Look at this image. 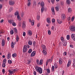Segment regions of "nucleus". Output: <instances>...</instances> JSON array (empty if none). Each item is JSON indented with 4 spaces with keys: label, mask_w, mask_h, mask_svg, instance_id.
<instances>
[{
    "label": "nucleus",
    "mask_w": 75,
    "mask_h": 75,
    "mask_svg": "<svg viewBox=\"0 0 75 75\" xmlns=\"http://www.w3.org/2000/svg\"><path fill=\"white\" fill-rule=\"evenodd\" d=\"M36 71L39 72L40 74H42V70L40 67L37 66L35 68Z\"/></svg>",
    "instance_id": "f257e3e1"
},
{
    "label": "nucleus",
    "mask_w": 75,
    "mask_h": 75,
    "mask_svg": "<svg viewBox=\"0 0 75 75\" xmlns=\"http://www.w3.org/2000/svg\"><path fill=\"white\" fill-rule=\"evenodd\" d=\"M69 30L72 32H75V25H71L69 27Z\"/></svg>",
    "instance_id": "f03ea898"
},
{
    "label": "nucleus",
    "mask_w": 75,
    "mask_h": 75,
    "mask_svg": "<svg viewBox=\"0 0 75 75\" xmlns=\"http://www.w3.org/2000/svg\"><path fill=\"white\" fill-rule=\"evenodd\" d=\"M8 71L9 73V75H12L15 72V70L14 69H12V70L9 69L8 70Z\"/></svg>",
    "instance_id": "7ed1b4c3"
},
{
    "label": "nucleus",
    "mask_w": 75,
    "mask_h": 75,
    "mask_svg": "<svg viewBox=\"0 0 75 75\" xmlns=\"http://www.w3.org/2000/svg\"><path fill=\"white\" fill-rule=\"evenodd\" d=\"M36 62L37 64L40 65H41L43 63V60H40V62L39 60H37Z\"/></svg>",
    "instance_id": "20e7f679"
},
{
    "label": "nucleus",
    "mask_w": 75,
    "mask_h": 75,
    "mask_svg": "<svg viewBox=\"0 0 75 75\" xmlns=\"http://www.w3.org/2000/svg\"><path fill=\"white\" fill-rule=\"evenodd\" d=\"M27 46L26 45H24L23 49V52H25L27 50Z\"/></svg>",
    "instance_id": "39448f33"
},
{
    "label": "nucleus",
    "mask_w": 75,
    "mask_h": 75,
    "mask_svg": "<svg viewBox=\"0 0 75 75\" xmlns=\"http://www.w3.org/2000/svg\"><path fill=\"white\" fill-rule=\"evenodd\" d=\"M52 57L51 59H49V60H48L46 63V66H47L48 64V62H50V63H51V62H52Z\"/></svg>",
    "instance_id": "423d86ee"
},
{
    "label": "nucleus",
    "mask_w": 75,
    "mask_h": 75,
    "mask_svg": "<svg viewBox=\"0 0 75 75\" xmlns=\"http://www.w3.org/2000/svg\"><path fill=\"white\" fill-rule=\"evenodd\" d=\"M9 4L10 5H13L15 4V3L13 1H9Z\"/></svg>",
    "instance_id": "0eeeda50"
},
{
    "label": "nucleus",
    "mask_w": 75,
    "mask_h": 75,
    "mask_svg": "<svg viewBox=\"0 0 75 75\" xmlns=\"http://www.w3.org/2000/svg\"><path fill=\"white\" fill-rule=\"evenodd\" d=\"M6 41L4 40V39L2 40V46L3 47L4 46V45L5 44Z\"/></svg>",
    "instance_id": "6e6552de"
},
{
    "label": "nucleus",
    "mask_w": 75,
    "mask_h": 75,
    "mask_svg": "<svg viewBox=\"0 0 75 75\" xmlns=\"http://www.w3.org/2000/svg\"><path fill=\"white\" fill-rule=\"evenodd\" d=\"M48 23L49 24H50V23H51V19L50 18H47L46 19Z\"/></svg>",
    "instance_id": "1a4fd4ad"
},
{
    "label": "nucleus",
    "mask_w": 75,
    "mask_h": 75,
    "mask_svg": "<svg viewBox=\"0 0 75 75\" xmlns=\"http://www.w3.org/2000/svg\"><path fill=\"white\" fill-rule=\"evenodd\" d=\"M41 47L42 48L43 50L42 52L43 54V52L44 51V50H46V47L45 45H41Z\"/></svg>",
    "instance_id": "9d476101"
},
{
    "label": "nucleus",
    "mask_w": 75,
    "mask_h": 75,
    "mask_svg": "<svg viewBox=\"0 0 75 75\" xmlns=\"http://www.w3.org/2000/svg\"><path fill=\"white\" fill-rule=\"evenodd\" d=\"M71 62V60H68V63L67 65V68H68V67H69V66H70Z\"/></svg>",
    "instance_id": "9b49d317"
},
{
    "label": "nucleus",
    "mask_w": 75,
    "mask_h": 75,
    "mask_svg": "<svg viewBox=\"0 0 75 75\" xmlns=\"http://www.w3.org/2000/svg\"><path fill=\"white\" fill-rule=\"evenodd\" d=\"M36 55V52L35 51H33V52H32L31 53L30 56L31 57H33L34 56H35Z\"/></svg>",
    "instance_id": "f8f14e48"
},
{
    "label": "nucleus",
    "mask_w": 75,
    "mask_h": 75,
    "mask_svg": "<svg viewBox=\"0 0 75 75\" xmlns=\"http://www.w3.org/2000/svg\"><path fill=\"white\" fill-rule=\"evenodd\" d=\"M51 10H52V11L53 12V13H52L53 15H54L55 13L54 8V6L52 7Z\"/></svg>",
    "instance_id": "ddd939ff"
},
{
    "label": "nucleus",
    "mask_w": 75,
    "mask_h": 75,
    "mask_svg": "<svg viewBox=\"0 0 75 75\" xmlns=\"http://www.w3.org/2000/svg\"><path fill=\"white\" fill-rule=\"evenodd\" d=\"M29 21L30 23H31L32 25H34L35 23V21H34V20L31 21L30 19H29Z\"/></svg>",
    "instance_id": "4468645a"
},
{
    "label": "nucleus",
    "mask_w": 75,
    "mask_h": 75,
    "mask_svg": "<svg viewBox=\"0 0 75 75\" xmlns=\"http://www.w3.org/2000/svg\"><path fill=\"white\" fill-rule=\"evenodd\" d=\"M71 38L73 40L75 41V34H72L71 35Z\"/></svg>",
    "instance_id": "2eb2a0df"
},
{
    "label": "nucleus",
    "mask_w": 75,
    "mask_h": 75,
    "mask_svg": "<svg viewBox=\"0 0 75 75\" xmlns=\"http://www.w3.org/2000/svg\"><path fill=\"white\" fill-rule=\"evenodd\" d=\"M63 63V60L62 59V58H60L59 60V63L60 64H62Z\"/></svg>",
    "instance_id": "dca6fc26"
},
{
    "label": "nucleus",
    "mask_w": 75,
    "mask_h": 75,
    "mask_svg": "<svg viewBox=\"0 0 75 75\" xmlns=\"http://www.w3.org/2000/svg\"><path fill=\"white\" fill-rule=\"evenodd\" d=\"M57 22L58 24H61L62 22V19H58L57 20Z\"/></svg>",
    "instance_id": "f3484780"
},
{
    "label": "nucleus",
    "mask_w": 75,
    "mask_h": 75,
    "mask_svg": "<svg viewBox=\"0 0 75 75\" xmlns=\"http://www.w3.org/2000/svg\"><path fill=\"white\" fill-rule=\"evenodd\" d=\"M65 15H64V14H62V19L63 20H64V19L65 18Z\"/></svg>",
    "instance_id": "a211bd4d"
},
{
    "label": "nucleus",
    "mask_w": 75,
    "mask_h": 75,
    "mask_svg": "<svg viewBox=\"0 0 75 75\" xmlns=\"http://www.w3.org/2000/svg\"><path fill=\"white\" fill-rule=\"evenodd\" d=\"M63 45L64 46H66L67 45V42L65 40H64Z\"/></svg>",
    "instance_id": "6ab92c4d"
},
{
    "label": "nucleus",
    "mask_w": 75,
    "mask_h": 75,
    "mask_svg": "<svg viewBox=\"0 0 75 75\" xmlns=\"http://www.w3.org/2000/svg\"><path fill=\"white\" fill-rule=\"evenodd\" d=\"M11 57V54L10 53L8 54L7 55V59H9Z\"/></svg>",
    "instance_id": "aec40b11"
},
{
    "label": "nucleus",
    "mask_w": 75,
    "mask_h": 75,
    "mask_svg": "<svg viewBox=\"0 0 75 75\" xmlns=\"http://www.w3.org/2000/svg\"><path fill=\"white\" fill-rule=\"evenodd\" d=\"M28 35H31L32 34V32L31 30H28Z\"/></svg>",
    "instance_id": "412c9836"
},
{
    "label": "nucleus",
    "mask_w": 75,
    "mask_h": 75,
    "mask_svg": "<svg viewBox=\"0 0 75 75\" xmlns=\"http://www.w3.org/2000/svg\"><path fill=\"white\" fill-rule=\"evenodd\" d=\"M26 26V25L25 24V22H23L22 25V28H25V27Z\"/></svg>",
    "instance_id": "4be33fe9"
},
{
    "label": "nucleus",
    "mask_w": 75,
    "mask_h": 75,
    "mask_svg": "<svg viewBox=\"0 0 75 75\" xmlns=\"http://www.w3.org/2000/svg\"><path fill=\"white\" fill-rule=\"evenodd\" d=\"M66 3L67 4H68V5H69V4H70L71 3V2L69 0H67Z\"/></svg>",
    "instance_id": "5701e85b"
},
{
    "label": "nucleus",
    "mask_w": 75,
    "mask_h": 75,
    "mask_svg": "<svg viewBox=\"0 0 75 75\" xmlns=\"http://www.w3.org/2000/svg\"><path fill=\"white\" fill-rule=\"evenodd\" d=\"M17 18L18 21H21V18L19 15L18 14L17 16Z\"/></svg>",
    "instance_id": "b1692460"
},
{
    "label": "nucleus",
    "mask_w": 75,
    "mask_h": 75,
    "mask_svg": "<svg viewBox=\"0 0 75 75\" xmlns=\"http://www.w3.org/2000/svg\"><path fill=\"white\" fill-rule=\"evenodd\" d=\"M40 5L41 7H44L45 5V3L44 2H42L40 4Z\"/></svg>",
    "instance_id": "393cba45"
},
{
    "label": "nucleus",
    "mask_w": 75,
    "mask_h": 75,
    "mask_svg": "<svg viewBox=\"0 0 75 75\" xmlns=\"http://www.w3.org/2000/svg\"><path fill=\"white\" fill-rule=\"evenodd\" d=\"M45 8L44 6H42V8H41V12L43 13L44 12V10Z\"/></svg>",
    "instance_id": "a878e982"
},
{
    "label": "nucleus",
    "mask_w": 75,
    "mask_h": 75,
    "mask_svg": "<svg viewBox=\"0 0 75 75\" xmlns=\"http://www.w3.org/2000/svg\"><path fill=\"white\" fill-rule=\"evenodd\" d=\"M14 44L13 42H12L11 43V47H12L13 48L14 47Z\"/></svg>",
    "instance_id": "bb28decb"
},
{
    "label": "nucleus",
    "mask_w": 75,
    "mask_h": 75,
    "mask_svg": "<svg viewBox=\"0 0 75 75\" xmlns=\"http://www.w3.org/2000/svg\"><path fill=\"white\" fill-rule=\"evenodd\" d=\"M33 42L32 41L29 40L28 41V43L29 45H32Z\"/></svg>",
    "instance_id": "cd10ccee"
},
{
    "label": "nucleus",
    "mask_w": 75,
    "mask_h": 75,
    "mask_svg": "<svg viewBox=\"0 0 75 75\" xmlns=\"http://www.w3.org/2000/svg\"><path fill=\"white\" fill-rule=\"evenodd\" d=\"M43 54L45 55H46L47 54V52L45 50H44V51L43 52Z\"/></svg>",
    "instance_id": "c85d7f7f"
},
{
    "label": "nucleus",
    "mask_w": 75,
    "mask_h": 75,
    "mask_svg": "<svg viewBox=\"0 0 75 75\" xmlns=\"http://www.w3.org/2000/svg\"><path fill=\"white\" fill-rule=\"evenodd\" d=\"M13 20H9L8 21V22L9 23H10V24H12V23L13 22Z\"/></svg>",
    "instance_id": "c756f323"
},
{
    "label": "nucleus",
    "mask_w": 75,
    "mask_h": 75,
    "mask_svg": "<svg viewBox=\"0 0 75 75\" xmlns=\"http://www.w3.org/2000/svg\"><path fill=\"white\" fill-rule=\"evenodd\" d=\"M40 19V16L39 15H38L37 17V20L39 21Z\"/></svg>",
    "instance_id": "7c9ffc66"
},
{
    "label": "nucleus",
    "mask_w": 75,
    "mask_h": 75,
    "mask_svg": "<svg viewBox=\"0 0 75 75\" xmlns=\"http://www.w3.org/2000/svg\"><path fill=\"white\" fill-rule=\"evenodd\" d=\"M17 55V54H16V53H15L14 54H12V57H16Z\"/></svg>",
    "instance_id": "2f4dec72"
},
{
    "label": "nucleus",
    "mask_w": 75,
    "mask_h": 75,
    "mask_svg": "<svg viewBox=\"0 0 75 75\" xmlns=\"http://www.w3.org/2000/svg\"><path fill=\"white\" fill-rule=\"evenodd\" d=\"M31 4V3L30 2H28V4H27V5L28 6V7H30V5Z\"/></svg>",
    "instance_id": "473e14b6"
},
{
    "label": "nucleus",
    "mask_w": 75,
    "mask_h": 75,
    "mask_svg": "<svg viewBox=\"0 0 75 75\" xmlns=\"http://www.w3.org/2000/svg\"><path fill=\"white\" fill-rule=\"evenodd\" d=\"M32 49H30L28 51V52L29 54H30V53H31V52H32Z\"/></svg>",
    "instance_id": "72a5a7b5"
},
{
    "label": "nucleus",
    "mask_w": 75,
    "mask_h": 75,
    "mask_svg": "<svg viewBox=\"0 0 75 75\" xmlns=\"http://www.w3.org/2000/svg\"><path fill=\"white\" fill-rule=\"evenodd\" d=\"M24 16V13H23V12H22L21 13V17H23V16Z\"/></svg>",
    "instance_id": "f704fd0d"
},
{
    "label": "nucleus",
    "mask_w": 75,
    "mask_h": 75,
    "mask_svg": "<svg viewBox=\"0 0 75 75\" xmlns=\"http://www.w3.org/2000/svg\"><path fill=\"white\" fill-rule=\"evenodd\" d=\"M12 25L13 26H16V23L13 22V23H12Z\"/></svg>",
    "instance_id": "c9c22d12"
},
{
    "label": "nucleus",
    "mask_w": 75,
    "mask_h": 75,
    "mask_svg": "<svg viewBox=\"0 0 75 75\" xmlns=\"http://www.w3.org/2000/svg\"><path fill=\"white\" fill-rule=\"evenodd\" d=\"M68 11L70 13H71V12L72 10L71 8H68Z\"/></svg>",
    "instance_id": "e433bc0d"
},
{
    "label": "nucleus",
    "mask_w": 75,
    "mask_h": 75,
    "mask_svg": "<svg viewBox=\"0 0 75 75\" xmlns=\"http://www.w3.org/2000/svg\"><path fill=\"white\" fill-rule=\"evenodd\" d=\"M5 66H6V64L4 62L2 64V67L3 68H4V67H5Z\"/></svg>",
    "instance_id": "4c0bfd02"
},
{
    "label": "nucleus",
    "mask_w": 75,
    "mask_h": 75,
    "mask_svg": "<svg viewBox=\"0 0 75 75\" xmlns=\"http://www.w3.org/2000/svg\"><path fill=\"white\" fill-rule=\"evenodd\" d=\"M14 30L15 32H16V33H17V32H18L17 30L16 27H15L14 28Z\"/></svg>",
    "instance_id": "58836bf2"
},
{
    "label": "nucleus",
    "mask_w": 75,
    "mask_h": 75,
    "mask_svg": "<svg viewBox=\"0 0 75 75\" xmlns=\"http://www.w3.org/2000/svg\"><path fill=\"white\" fill-rule=\"evenodd\" d=\"M48 35H51V30H48Z\"/></svg>",
    "instance_id": "ea45409f"
},
{
    "label": "nucleus",
    "mask_w": 75,
    "mask_h": 75,
    "mask_svg": "<svg viewBox=\"0 0 75 75\" xmlns=\"http://www.w3.org/2000/svg\"><path fill=\"white\" fill-rule=\"evenodd\" d=\"M74 18H75V17L74 16H72V18H71V21L72 22H73V21L74 20Z\"/></svg>",
    "instance_id": "a19ab883"
},
{
    "label": "nucleus",
    "mask_w": 75,
    "mask_h": 75,
    "mask_svg": "<svg viewBox=\"0 0 75 75\" xmlns=\"http://www.w3.org/2000/svg\"><path fill=\"white\" fill-rule=\"evenodd\" d=\"M61 41L63 42V43H64V39L63 37H61Z\"/></svg>",
    "instance_id": "79ce46f5"
},
{
    "label": "nucleus",
    "mask_w": 75,
    "mask_h": 75,
    "mask_svg": "<svg viewBox=\"0 0 75 75\" xmlns=\"http://www.w3.org/2000/svg\"><path fill=\"white\" fill-rule=\"evenodd\" d=\"M19 40V38L18 37V36H17L16 38V41L17 42L18 41V40Z\"/></svg>",
    "instance_id": "37998d69"
},
{
    "label": "nucleus",
    "mask_w": 75,
    "mask_h": 75,
    "mask_svg": "<svg viewBox=\"0 0 75 75\" xmlns=\"http://www.w3.org/2000/svg\"><path fill=\"white\" fill-rule=\"evenodd\" d=\"M67 40H69L70 38V36H69V35H67Z\"/></svg>",
    "instance_id": "c03bdc74"
},
{
    "label": "nucleus",
    "mask_w": 75,
    "mask_h": 75,
    "mask_svg": "<svg viewBox=\"0 0 75 75\" xmlns=\"http://www.w3.org/2000/svg\"><path fill=\"white\" fill-rule=\"evenodd\" d=\"M19 14V12L18 11H16L15 13V15H18Z\"/></svg>",
    "instance_id": "a18cd8bd"
},
{
    "label": "nucleus",
    "mask_w": 75,
    "mask_h": 75,
    "mask_svg": "<svg viewBox=\"0 0 75 75\" xmlns=\"http://www.w3.org/2000/svg\"><path fill=\"white\" fill-rule=\"evenodd\" d=\"M54 68L55 69H57L58 68V66L57 64H54Z\"/></svg>",
    "instance_id": "49530a36"
},
{
    "label": "nucleus",
    "mask_w": 75,
    "mask_h": 75,
    "mask_svg": "<svg viewBox=\"0 0 75 75\" xmlns=\"http://www.w3.org/2000/svg\"><path fill=\"white\" fill-rule=\"evenodd\" d=\"M10 33L11 35H13V34L14 33V32L13 30H11L10 32Z\"/></svg>",
    "instance_id": "de8ad7c7"
},
{
    "label": "nucleus",
    "mask_w": 75,
    "mask_h": 75,
    "mask_svg": "<svg viewBox=\"0 0 75 75\" xmlns=\"http://www.w3.org/2000/svg\"><path fill=\"white\" fill-rule=\"evenodd\" d=\"M55 8L56 10H57V11H59V8L58 6H56V7H55Z\"/></svg>",
    "instance_id": "09e8293b"
},
{
    "label": "nucleus",
    "mask_w": 75,
    "mask_h": 75,
    "mask_svg": "<svg viewBox=\"0 0 75 75\" xmlns=\"http://www.w3.org/2000/svg\"><path fill=\"white\" fill-rule=\"evenodd\" d=\"M52 71H54V66H52Z\"/></svg>",
    "instance_id": "8fccbe9b"
},
{
    "label": "nucleus",
    "mask_w": 75,
    "mask_h": 75,
    "mask_svg": "<svg viewBox=\"0 0 75 75\" xmlns=\"http://www.w3.org/2000/svg\"><path fill=\"white\" fill-rule=\"evenodd\" d=\"M46 71L48 73L50 72V70L49 69H47Z\"/></svg>",
    "instance_id": "3c124183"
},
{
    "label": "nucleus",
    "mask_w": 75,
    "mask_h": 75,
    "mask_svg": "<svg viewBox=\"0 0 75 75\" xmlns=\"http://www.w3.org/2000/svg\"><path fill=\"white\" fill-rule=\"evenodd\" d=\"M71 19V17H70V16H69V17H68L67 18V20H68V21H69L70 22Z\"/></svg>",
    "instance_id": "603ef678"
},
{
    "label": "nucleus",
    "mask_w": 75,
    "mask_h": 75,
    "mask_svg": "<svg viewBox=\"0 0 75 75\" xmlns=\"http://www.w3.org/2000/svg\"><path fill=\"white\" fill-rule=\"evenodd\" d=\"M36 5V2H34L33 3V6L34 7V6H35V5Z\"/></svg>",
    "instance_id": "864d4df0"
},
{
    "label": "nucleus",
    "mask_w": 75,
    "mask_h": 75,
    "mask_svg": "<svg viewBox=\"0 0 75 75\" xmlns=\"http://www.w3.org/2000/svg\"><path fill=\"white\" fill-rule=\"evenodd\" d=\"M8 63H9V64H11L12 63V61L11 60H8Z\"/></svg>",
    "instance_id": "5fc2aeb1"
},
{
    "label": "nucleus",
    "mask_w": 75,
    "mask_h": 75,
    "mask_svg": "<svg viewBox=\"0 0 75 75\" xmlns=\"http://www.w3.org/2000/svg\"><path fill=\"white\" fill-rule=\"evenodd\" d=\"M13 7H11L9 9V11H11L12 10H13Z\"/></svg>",
    "instance_id": "6e6d98bb"
},
{
    "label": "nucleus",
    "mask_w": 75,
    "mask_h": 75,
    "mask_svg": "<svg viewBox=\"0 0 75 75\" xmlns=\"http://www.w3.org/2000/svg\"><path fill=\"white\" fill-rule=\"evenodd\" d=\"M31 60H28L27 63L28 64H30L31 63Z\"/></svg>",
    "instance_id": "4d7b16f0"
},
{
    "label": "nucleus",
    "mask_w": 75,
    "mask_h": 75,
    "mask_svg": "<svg viewBox=\"0 0 75 75\" xmlns=\"http://www.w3.org/2000/svg\"><path fill=\"white\" fill-rule=\"evenodd\" d=\"M67 54V53L66 52H64L63 53V55H64V56H65V55H66Z\"/></svg>",
    "instance_id": "13d9d810"
},
{
    "label": "nucleus",
    "mask_w": 75,
    "mask_h": 75,
    "mask_svg": "<svg viewBox=\"0 0 75 75\" xmlns=\"http://www.w3.org/2000/svg\"><path fill=\"white\" fill-rule=\"evenodd\" d=\"M35 44H36V42L35 41H33V46H35Z\"/></svg>",
    "instance_id": "bf43d9fd"
},
{
    "label": "nucleus",
    "mask_w": 75,
    "mask_h": 75,
    "mask_svg": "<svg viewBox=\"0 0 75 75\" xmlns=\"http://www.w3.org/2000/svg\"><path fill=\"white\" fill-rule=\"evenodd\" d=\"M3 7V5L2 4H0V9H1Z\"/></svg>",
    "instance_id": "052dcab7"
},
{
    "label": "nucleus",
    "mask_w": 75,
    "mask_h": 75,
    "mask_svg": "<svg viewBox=\"0 0 75 75\" xmlns=\"http://www.w3.org/2000/svg\"><path fill=\"white\" fill-rule=\"evenodd\" d=\"M6 59H4L3 60V62H4V63L6 64Z\"/></svg>",
    "instance_id": "680f3d73"
},
{
    "label": "nucleus",
    "mask_w": 75,
    "mask_h": 75,
    "mask_svg": "<svg viewBox=\"0 0 75 75\" xmlns=\"http://www.w3.org/2000/svg\"><path fill=\"white\" fill-rule=\"evenodd\" d=\"M55 0H51V2L52 3V4H54L55 2Z\"/></svg>",
    "instance_id": "e2e57ef3"
},
{
    "label": "nucleus",
    "mask_w": 75,
    "mask_h": 75,
    "mask_svg": "<svg viewBox=\"0 0 75 75\" xmlns=\"http://www.w3.org/2000/svg\"><path fill=\"white\" fill-rule=\"evenodd\" d=\"M52 23H54L55 21V20L54 19H52Z\"/></svg>",
    "instance_id": "0e129e2a"
},
{
    "label": "nucleus",
    "mask_w": 75,
    "mask_h": 75,
    "mask_svg": "<svg viewBox=\"0 0 75 75\" xmlns=\"http://www.w3.org/2000/svg\"><path fill=\"white\" fill-rule=\"evenodd\" d=\"M33 74L34 75H36V72L35 71H33Z\"/></svg>",
    "instance_id": "69168bd1"
},
{
    "label": "nucleus",
    "mask_w": 75,
    "mask_h": 75,
    "mask_svg": "<svg viewBox=\"0 0 75 75\" xmlns=\"http://www.w3.org/2000/svg\"><path fill=\"white\" fill-rule=\"evenodd\" d=\"M2 71L3 72V74H4L5 72V69H3Z\"/></svg>",
    "instance_id": "338daca9"
},
{
    "label": "nucleus",
    "mask_w": 75,
    "mask_h": 75,
    "mask_svg": "<svg viewBox=\"0 0 75 75\" xmlns=\"http://www.w3.org/2000/svg\"><path fill=\"white\" fill-rule=\"evenodd\" d=\"M23 35L24 36H25V32H24L23 33Z\"/></svg>",
    "instance_id": "774afa93"
}]
</instances>
